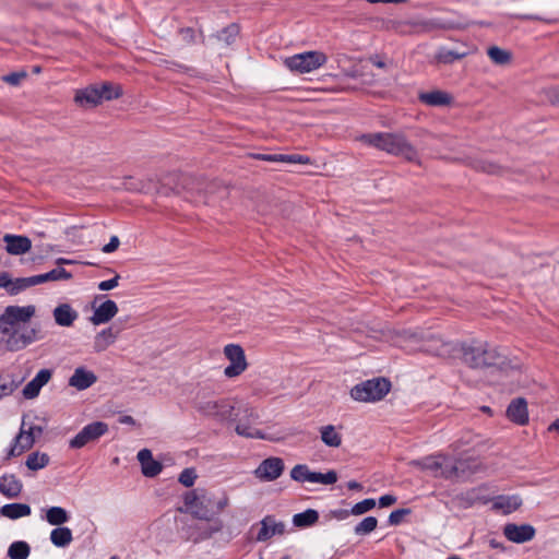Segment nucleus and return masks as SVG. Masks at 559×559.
Returning a JSON list of instances; mask_svg holds the SVG:
<instances>
[{
    "instance_id": "nucleus-1",
    "label": "nucleus",
    "mask_w": 559,
    "mask_h": 559,
    "mask_svg": "<svg viewBox=\"0 0 559 559\" xmlns=\"http://www.w3.org/2000/svg\"><path fill=\"white\" fill-rule=\"evenodd\" d=\"M35 312L33 305L8 306L0 314V343L8 350L23 349L36 340L37 331L26 326Z\"/></svg>"
},
{
    "instance_id": "nucleus-2",
    "label": "nucleus",
    "mask_w": 559,
    "mask_h": 559,
    "mask_svg": "<svg viewBox=\"0 0 559 559\" xmlns=\"http://www.w3.org/2000/svg\"><path fill=\"white\" fill-rule=\"evenodd\" d=\"M217 189L218 187L215 183L205 182L190 175L169 174L163 177L158 192L163 194L169 192L185 193L186 199L191 202L212 204L209 194L216 192Z\"/></svg>"
},
{
    "instance_id": "nucleus-3",
    "label": "nucleus",
    "mask_w": 559,
    "mask_h": 559,
    "mask_svg": "<svg viewBox=\"0 0 559 559\" xmlns=\"http://www.w3.org/2000/svg\"><path fill=\"white\" fill-rule=\"evenodd\" d=\"M183 500L186 511L204 521L213 520L229 504V498L225 492L216 495L203 488L187 492Z\"/></svg>"
},
{
    "instance_id": "nucleus-4",
    "label": "nucleus",
    "mask_w": 559,
    "mask_h": 559,
    "mask_svg": "<svg viewBox=\"0 0 559 559\" xmlns=\"http://www.w3.org/2000/svg\"><path fill=\"white\" fill-rule=\"evenodd\" d=\"M361 141L407 162L420 165L417 148L402 133H370L364 134Z\"/></svg>"
},
{
    "instance_id": "nucleus-5",
    "label": "nucleus",
    "mask_w": 559,
    "mask_h": 559,
    "mask_svg": "<svg viewBox=\"0 0 559 559\" xmlns=\"http://www.w3.org/2000/svg\"><path fill=\"white\" fill-rule=\"evenodd\" d=\"M456 357L475 369L502 366L506 361V356L498 348L477 341L457 344Z\"/></svg>"
},
{
    "instance_id": "nucleus-6",
    "label": "nucleus",
    "mask_w": 559,
    "mask_h": 559,
    "mask_svg": "<svg viewBox=\"0 0 559 559\" xmlns=\"http://www.w3.org/2000/svg\"><path fill=\"white\" fill-rule=\"evenodd\" d=\"M399 340L396 344L403 346L404 343L418 345V349L441 356V357H456L457 344L447 342L439 335L432 333L402 331L397 334Z\"/></svg>"
},
{
    "instance_id": "nucleus-7",
    "label": "nucleus",
    "mask_w": 559,
    "mask_h": 559,
    "mask_svg": "<svg viewBox=\"0 0 559 559\" xmlns=\"http://www.w3.org/2000/svg\"><path fill=\"white\" fill-rule=\"evenodd\" d=\"M193 407L202 415L215 417L221 420L229 419L233 416L235 406L226 399L214 400L210 392L200 390L193 399Z\"/></svg>"
},
{
    "instance_id": "nucleus-8",
    "label": "nucleus",
    "mask_w": 559,
    "mask_h": 559,
    "mask_svg": "<svg viewBox=\"0 0 559 559\" xmlns=\"http://www.w3.org/2000/svg\"><path fill=\"white\" fill-rule=\"evenodd\" d=\"M230 419L236 421L235 430L237 435L246 438L264 439V435L257 428L259 415L253 407L247 404L239 405L237 413Z\"/></svg>"
},
{
    "instance_id": "nucleus-9",
    "label": "nucleus",
    "mask_w": 559,
    "mask_h": 559,
    "mask_svg": "<svg viewBox=\"0 0 559 559\" xmlns=\"http://www.w3.org/2000/svg\"><path fill=\"white\" fill-rule=\"evenodd\" d=\"M391 383L384 378H374L356 384L350 396L358 402H376L382 400L390 391Z\"/></svg>"
},
{
    "instance_id": "nucleus-10",
    "label": "nucleus",
    "mask_w": 559,
    "mask_h": 559,
    "mask_svg": "<svg viewBox=\"0 0 559 559\" xmlns=\"http://www.w3.org/2000/svg\"><path fill=\"white\" fill-rule=\"evenodd\" d=\"M326 61L328 57L324 52L311 50L286 58L284 64L290 71L304 74L321 68Z\"/></svg>"
},
{
    "instance_id": "nucleus-11",
    "label": "nucleus",
    "mask_w": 559,
    "mask_h": 559,
    "mask_svg": "<svg viewBox=\"0 0 559 559\" xmlns=\"http://www.w3.org/2000/svg\"><path fill=\"white\" fill-rule=\"evenodd\" d=\"M29 416L24 415L19 435L15 437V442L10 449L9 455L15 456L23 453L33 447L36 438L43 433V428L29 421Z\"/></svg>"
},
{
    "instance_id": "nucleus-12",
    "label": "nucleus",
    "mask_w": 559,
    "mask_h": 559,
    "mask_svg": "<svg viewBox=\"0 0 559 559\" xmlns=\"http://www.w3.org/2000/svg\"><path fill=\"white\" fill-rule=\"evenodd\" d=\"M409 465L430 472L435 477L453 478V473L457 471L456 465L449 464V456L431 455L421 460H414Z\"/></svg>"
},
{
    "instance_id": "nucleus-13",
    "label": "nucleus",
    "mask_w": 559,
    "mask_h": 559,
    "mask_svg": "<svg viewBox=\"0 0 559 559\" xmlns=\"http://www.w3.org/2000/svg\"><path fill=\"white\" fill-rule=\"evenodd\" d=\"M257 542H267L274 536H282L286 532V524L277 520L274 515L264 516L257 525L252 527Z\"/></svg>"
},
{
    "instance_id": "nucleus-14",
    "label": "nucleus",
    "mask_w": 559,
    "mask_h": 559,
    "mask_svg": "<svg viewBox=\"0 0 559 559\" xmlns=\"http://www.w3.org/2000/svg\"><path fill=\"white\" fill-rule=\"evenodd\" d=\"M224 355L229 360V366L224 370L227 378L240 376L248 367L245 350L240 345L228 344L224 347Z\"/></svg>"
},
{
    "instance_id": "nucleus-15",
    "label": "nucleus",
    "mask_w": 559,
    "mask_h": 559,
    "mask_svg": "<svg viewBox=\"0 0 559 559\" xmlns=\"http://www.w3.org/2000/svg\"><path fill=\"white\" fill-rule=\"evenodd\" d=\"M108 431L107 424L95 421L85 426L71 441L70 447L74 449L83 448L88 442L97 440Z\"/></svg>"
},
{
    "instance_id": "nucleus-16",
    "label": "nucleus",
    "mask_w": 559,
    "mask_h": 559,
    "mask_svg": "<svg viewBox=\"0 0 559 559\" xmlns=\"http://www.w3.org/2000/svg\"><path fill=\"white\" fill-rule=\"evenodd\" d=\"M284 471V462L280 457H269L260 463L254 471L257 478L264 481L277 479Z\"/></svg>"
},
{
    "instance_id": "nucleus-17",
    "label": "nucleus",
    "mask_w": 559,
    "mask_h": 559,
    "mask_svg": "<svg viewBox=\"0 0 559 559\" xmlns=\"http://www.w3.org/2000/svg\"><path fill=\"white\" fill-rule=\"evenodd\" d=\"M96 301L97 298L93 302L94 311L90 318L94 325L105 324L118 313V306L114 300L107 299L98 306H96Z\"/></svg>"
},
{
    "instance_id": "nucleus-18",
    "label": "nucleus",
    "mask_w": 559,
    "mask_h": 559,
    "mask_svg": "<svg viewBox=\"0 0 559 559\" xmlns=\"http://www.w3.org/2000/svg\"><path fill=\"white\" fill-rule=\"evenodd\" d=\"M535 528L531 524L509 523L503 527L504 536L513 543H525L534 538Z\"/></svg>"
},
{
    "instance_id": "nucleus-19",
    "label": "nucleus",
    "mask_w": 559,
    "mask_h": 559,
    "mask_svg": "<svg viewBox=\"0 0 559 559\" xmlns=\"http://www.w3.org/2000/svg\"><path fill=\"white\" fill-rule=\"evenodd\" d=\"M121 332V328L116 325H110L100 332H98L93 342V348L96 353L105 352L109 346H111L116 340L118 338Z\"/></svg>"
},
{
    "instance_id": "nucleus-20",
    "label": "nucleus",
    "mask_w": 559,
    "mask_h": 559,
    "mask_svg": "<svg viewBox=\"0 0 559 559\" xmlns=\"http://www.w3.org/2000/svg\"><path fill=\"white\" fill-rule=\"evenodd\" d=\"M98 86L92 85L75 92L74 102L83 108H93L100 104Z\"/></svg>"
},
{
    "instance_id": "nucleus-21",
    "label": "nucleus",
    "mask_w": 559,
    "mask_h": 559,
    "mask_svg": "<svg viewBox=\"0 0 559 559\" xmlns=\"http://www.w3.org/2000/svg\"><path fill=\"white\" fill-rule=\"evenodd\" d=\"M96 381L97 377L93 371L79 367L69 379V385L82 391L92 386Z\"/></svg>"
},
{
    "instance_id": "nucleus-22",
    "label": "nucleus",
    "mask_w": 559,
    "mask_h": 559,
    "mask_svg": "<svg viewBox=\"0 0 559 559\" xmlns=\"http://www.w3.org/2000/svg\"><path fill=\"white\" fill-rule=\"evenodd\" d=\"M51 371L49 369H41L37 372L35 378L29 381L23 389L25 399H34L39 394L40 389L48 383L51 379Z\"/></svg>"
},
{
    "instance_id": "nucleus-23",
    "label": "nucleus",
    "mask_w": 559,
    "mask_h": 559,
    "mask_svg": "<svg viewBox=\"0 0 559 559\" xmlns=\"http://www.w3.org/2000/svg\"><path fill=\"white\" fill-rule=\"evenodd\" d=\"M522 506V499L519 495L498 496L493 499L492 509L501 511L503 514H510Z\"/></svg>"
},
{
    "instance_id": "nucleus-24",
    "label": "nucleus",
    "mask_w": 559,
    "mask_h": 559,
    "mask_svg": "<svg viewBox=\"0 0 559 559\" xmlns=\"http://www.w3.org/2000/svg\"><path fill=\"white\" fill-rule=\"evenodd\" d=\"M507 416L510 420L519 425H524L528 419L525 400L521 397L513 400L507 409Z\"/></svg>"
},
{
    "instance_id": "nucleus-25",
    "label": "nucleus",
    "mask_w": 559,
    "mask_h": 559,
    "mask_svg": "<svg viewBox=\"0 0 559 559\" xmlns=\"http://www.w3.org/2000/svg\"><path fill=\"white\" fill-rule=\"evenodd\" d=\"M3 240L7 243V251L15 255L27 252L32 246L31 240L25 236L7 234L4 235Z\"/></svg>"
},
{
    "instance_id": "nucleus-26",
    "label": "nucleus",
    "mask_w": 559,
    "mask_h": 559,
    "mask_svg": "<svg viewBox=\"0 0 559 559\" xmlns=\"http://www.w3.org/2000/svg\"><path fill=\"white\" fill-rule=\"evenodd\" d=\"M52 314L56 323L60 326H71L79 317V313L69 304L57 306Z\"/></svg>"
},
{
    "instance_id": "nucleus-27",
    "label": "nucleus",
    "mask_w": 559,
    "mask_h": 559,
    "mask_svg": "<svg viewBox=\"0 0 559 559\" xmlns=\"http://www.w3.org/2000/svg\"><path fill=\"white\" fill-rule=\"evenodd\" d=\"M457 500L460 506L468 508L477 503H487L489 498L485 488H474L460 495Z\"/></svg>"
},
{
    "instance_id": "nucleus-28",
    "label": "nucleus",
    "mask_w": 559,
    "mask_h": 559,
    "mask_svg": "<svg viewBox=\"0 0 559 559\" xmlns=\"http://www.w3.org/2000/svg\"><path fill=\"white\" fill-rule=\"evenodd\" d=\"M419 100L428 106H445L452 100V97L440 90L420 93Z\"/></svg>"
},
{
    "instance_id": "nucleus-29",
    "label": "nucleus",
    "mask_w": 559,
    "mask_h": 559,
    "mask_svg": "<svg viewBox=\"0 0 559 559\" xmlns=\"http://www.w3.org/2000/svg\"><path fill=\"white\" fill-rule=\"evenodd\" d=\"M22 490L21 481L14 475L0 477V492L8 498H15Z\"/></svg>"
},
{
    "instance_id": "nucleus-30",
    "label": "nucleus",
    "mask_w": 559,
    "mask_h": 559,
    "mask_svg": "<svg viewBox=\"0 0 559 559\" xmlns=\"http://www.w3.org/2000/svg\"><path fill=\"white\" fill-rule=\"evenodd\" d=\"M44 511V519L52 526L62 527L70 519L69 512L61 507H50Z\"/></svg>"
},
{
    "instance_id": "nucleus-31",
    "label": "nucleus",
    "mask_w": 559,
    "mask_h": 559,
    "mask_svg": "<svg viewBox=\"0 0 559 559\" xmlns=\"http://www.w3.org/2000/svg\"><path fill=\"white\" fill-rule=\"evenodd\" d=\"M31 512V507L25 503H9L0 509V514L11 520L28 516Z\"/></svg>"
},
{
    "instance_id": "nucleus-32",
    "label": "nucleus",
    "mask_w": 559,
    "mask_h": 559,
    "mask_svg": "<svg viewBox=\"0 0 559 559\" xmlns=\"http://www.w3.org/2000/svg\"><path fill=\"white\" fill-rule=\"evenodd\" d=\"M466 56V51L460 52L456 50H449L442 47L436 52L432 62L437 64H451L454 61L461 60Z\"/></svg>"
},
{
    "instance_id": "nucleus-33",
    "label": "nucleus",
    "mask_w": 559,
    "mask_h": 559,
    "mask_svg": "<svg viewBox=\"0 0 559 559\" xmlns=\"http://www.w3.org/2000/svg\"><path fill=\"white\" fill-rule=\"evenodd\" d=\"M72 278V274L62 267L53 269L45 274L34 275L36 285L50 282V281H68Z\"/></svg>"
},
{
    "instance_id": "nucleus-34",
    "label": "nucleus",
    "mask_w": 559,
    "mask_h": 559,
    "mask_svg": "<svg viewBox=\"0 0 559 559\" xmlns=\"http://www.w3.org/2000/svg\"><path fill=\"white\" fill-rule=\"evenodd\" d=\"M73 540L72 531L69 527H56L50 532V542L56 547H67Z\"/></svg>"
},
{
    "instance_id": "nucleus-35",
    "label": "nucleus",
    "mask_w": 559,
    "mask_h": 559,
    "mask_svg": "<svg viewBox=\"0 0 559 559\" xmlns=\"http://www.w3.org/2000/svg\"><path fill=\"white\" fill-rule=\"evenodd\" d=\"M322 442L331 448H338L342 444V436L336 431L333 425L320 428Z\"/></svg>"
},
{
    "instance_id": "nucleus-36",
    "label": "nucleus",
    "mask_w": 559,
    "mask_h": 559,
    "mask_svg": "<svg viewBox=\"0 0 559 559\" xmlns=\"http://www.w3.org/2000/svg\"><path fill=\"white\" fill-rule=\"evenodd\" d=\"M319 520V513L313 509H308L305 512L297 513L293 516V523L297 527H309L316 524Z\"/></svg>"
},
{
    "instance_id": "nucleus-37",
    "label": "nucleus",
    "mask_w": 559,
    "mask_h": 559,
    "mask_svg": "<svg viewBox=\"0 0 559 559\" xmlns=\"http://www.w3.org/2000/svg\"><path fill=\"white\" fill-rule=\"evenodd\" d=\"M98 94L100 103L103 100H111L121 96V87L119 85H115L110 82H105L100 86H98Z\"/></svg>"
},
{
    "instance_id": "nucleus-38",
    "label": "nucleus",
    "mask_w": 559,
    "mask_h": 559,
    "mask_svg": "<svg viewBox=\"0 0 559 559\" xmlns=\"http://www.w3.org/2000/svg\"><path fill=\"white\" fill-rule=\"evenodd\" d=\"M313 472L306 464H297L290 471V478L298 483H311Z\"/></svg>"
},
{
    "instance_id": "nucleus-39",
    "label": "nucleus",
    "mask_w": 559,
    "mask_h": 559,
    "mask_svg": "<svg viewBox=\"0 0 559 559\" xmlns=\"http://www.w3.org/2000/svg\"><path fill=\"white\" fill-rule=\"evenodd\" d=\"M29 545L26 542H14L8 550L10 559H26L29 556Z\"/></svg>"
},
{
    "instance_id": "nucleus-40",
    "label": "nucleus",
    "mask_w": 559,
    "mask_h": 559,
    "mask_svg": "<svg viewBox=\"0 0 559 559\" xmlns=\"http://www.w3.org/2000/svg\"><path fill=\"white\" fill-rule=\"evenodd\" d=\"M487 53L491 61L499 66L509 63L512 57L511 52L497 46L489 47Z\"/></svg>"
},
{
    "instance_id": "nucleus-41",
    "label": "nucleus",
    "mask_w": 559,
    "mask_h": 559,
    "mask_svg": "<svg viewBox=\"0 0 559 559\" xmlns=\"http://www.w3.org/2000/svg\"><path fill=\"white\" fill-rule=\"evenodd\" d=\"M49 462L46 453L34 452L27 456L26 466L32 471L44 468Z\"/></svg>"
},
{
    "instance_id": "nucleus-42",
    "label": "nucleus",
    "mask_w": 559,
    "mask_h": 559,
    "mask_svg": "<svg viewBox=\"0 0 559 559\" xmlns=\"http://www.w3.org/2000/svg\"><path fill=\"white\" fill-rule=\"evenodd\" d=\"M33 281H34V276L20 277V278H15V280L11 278V284H10L8 293L12 296L17 295L22 290H25L28 287L35 286L36 284L33 283Z\"/></svg>"
},
{
    "instance_id": "nucleus-43",
    "label": "nucleus",
    "mask_w": 559,
    "mask_h": 559,
    "mask_svg": "<svg viewBox=\"0 0 559 559\" xmlns=\"http://www.w3.org/2000/svg\"><path fill=\"white\" fill-rule=\"evenodd\" d=\"M239 29L235 24L225 27L217 36V40L224 43L226 46L231 45L238 36Z\"/></svg>"
},
{
    "instance_id": "nucleus-44",
    "label": "nucleus",
    "mask_w": 559,
    "mask_h": 559,
    "mask_svg": "<svg viewBox=\"0 0 559 559\" xmlns=\"http://www.w3.org/2000/svg\"><path fill=\"white\" fill-rule=\"evenodd\" d=\"M337 473L333 469L326 473L313 472L312 484L333 485L337 481Z\"/></svg>"
},
{
    "instance_id": "nucleus-45",
    "label": "nucleus",
    "mask_w": 559,
    "mask_h": 559,
    "mask_svg": "<svg viewBox=\"0 0 559 559\" xmlns=\"http://www.w3.org/2000/svg\"><path fill=\"white\" fill-rule=\"evenodd\" d=\"M378 521L374 516L365 518L359 524L355 527V533L357 535H366L376 530Z\"/></svg>"
},
{
    "instance_id": "nucleus-46",
    "label": "nucleus",
    "mask_w": 559,
    "mask_h": 559,
    "mask_svg": "<svg viewBox=\"0 0 559 559\" xmlns=\"http://www.w3.org/2000/svg\"><path fill=\"white\" fill-rule=\"evenodd\" d=\"M17 385L19 383L9 376H0V400L12 394Z\"/></svg>"
},
{
    "instance_id": "nucleus-47",
    "label": "nucleus",
    "mask_w": 559,
    "mask_h": 559,
    "mask_svg": "<svg viewBox=\"0 0 559 559\" xmlns=\"http://www.w3.org/2000/svg\"><path fill=\"white\" fill-rule=\"evenodd\" d=\"M276 162L289 164H310V158L300 154H277Z\"/></svg>"
},
{
    "instance_id": "nucleus-48",
    "label": "nucleus",
    "mask_w": 559,
    "mask_h": 559,
    "mask_svg": "<svg viewBox=\"0 0 559 559\" xmlns=\"http://www.w3.org/2000/svg\"><path fill=\"white\" fill-rule=\"evenodd\" d=\"M162 464L153 459L142 465V473L146 477H154L162 472Z\"/></svg>"
},
{
    "instance_id": "nucleus-49",
    "label": "nucleus",
    "mask_w": 559,
    "mask_h": 559,
    "mask_svg": "<svg viewBox=\"0 0 559 559\" xmlns=\"http://www.w3.org/2000/svg\"><path fill=\"white\" fill-rule=\"evenodd\" d=\"M374 506H376L374 499H365V500L356 503L353 507L352 513L355 515H360V514H364V513L370 511L371 509H373Z\"/></svg>"
},
{
    "instance_id": "nucleus-50",
    "label": "nucleus",
    "mask_w": 559,
    "mask_h": 559,
    "mask_svg": "<svg viewBox=\"0 0 559 559\" xmlns=\"http://www.w3.org/2000/svg\"><path fill=\"white\" fill-rule=\"evenodd\" d=\"M449 464L456 465L457 471L453 473V478H462L467 475L468 462L465 460H453L449 456Z\"/></svg>"
},
{
    "instance_id": "nucleus-51",
    "label": "nucleus",
    "mask_w": 559,
    "mask_h": 559,
    "mask_svg": "<svg viewBox=\"0 0 559 559\" xmlns=\"http://www.w3.org/2000/svg\"><path fill=\"white\" fill-rule=\"evenodd\" d=\"M197 478V473L193 468H186L181 472L179 476V481L186 487L193 486Z\"/></svg>"
},
{
    "instance_id": "nucleus-52",
    "label": "nucleus",
    "mask_w": 559,
    "mask_h": 559,
    "mask_svg": "<svg viewBox=\"0 0 559 559\" xmlns=\"http://www.w3.org/2000/svg\"><path fill=\"white\" fill-rule=\"evenodd\" d=\"M476 168L488 174H498L500 168L492 162L481 160L476 165Z\"/></svg>"
},
{
    "instance_id": "nucleus-53",
    "label": "nucleus",
    "mask_w": 559,
    "mask_h": 559,
    "mask_svg": "<svg viewBox=\"0 0 559 559\" xmlns=\"http://www.w3.org/2000/svg\"><path fill=\"white\" fill-rule=\"evenodd\" d=\"M26 78L25 72H14L3 76V81L11 85H19L23 79Z\"/></svg>"
},
{
    "instance_id": "nucleus-54",
    "label": "nucleus",
    "mask_w": 559,
    "mask_h": 559,
    "mask_svg": "<svg viewBox=\"0 0 559 559\" xmlns=\"http://www.w3.org/2000/svg\"><path fill=\"white\" fill-rule=\"evenodd\" d=\"M406 513H408V510L405 509H400L391 512V514L389 515V523L391 525L400 524Z\"/></svg>"
},
{
    "instance_id": "nucleus-55",
    "label": "nucleus",
    "mask_w": 559,
    "mask_h": 559,
    "mask_svg": "<svg viewBox=\"0 0 559 559\" xmlns=\"http://www.w3.org/2000/svg\"><path fill=\"white\" fill-rule=\"evenodd\" d=\"M420 25H421L423 29L426 32L445 28V25L437 20H427V21L421 22Z\"/></svg>"
},
{
    "instance_id": "nucleus-56",
    "label": "nucleus",
    "mask_w": 559,
    "mask_h": 559,
    "mask_svg": "<svg viewBox=\"0 0 559 559\" xmlns=\"http://www.w3.org/2000/svg\"><path fill=\"white\" fill-rule=\"evenodd\" d=\"M119 278H120V276L117 274L111 280L100 282L98 284V289L103 290V292L114 289L115 287L118 286Z\"/></svg>"
},
{
    "instance_id": "nucleus-57",
    "label": "nucleus",
    "mask_w": 559,
    "mask_h": 559,
    "mask_svg": "<svg viewBox=\"0 0 559 559\" xmlns=\"http://www.w3.org/2000/svg\"><path fill=\"white\" fill-rule=\"evenodd\" d=\"M119 243V238L117 236H112L109 242L103 247L102 251L105 253H111L118 249Z\"/></svg>"
},
{
    "instance_id": "nucleus-58",
    "label": "nucleus",
    "mask_w": 559,
    "mask_h": 559,
    "mask_svg": "<svg viewBox=\"0 0 559 559\" xmlns=\"http://www.w3.org/2000/svg\"><path fill=\"white\" fill-rule=\"evenodd\" d=\"M136 457H138L139 462L141 463V466L144 463L153 460L152 452L148 449H142L141 451H139Z\"/></svg>"
},
{
    "instance_id": "nucleus-59",
    "label": "nucleus",
    "mask_w": 559,
    "mask_h": 559,
    "mask_svg": "<svg viewBox=\"0 0 559 559\" xmlns=\"http://www.w3.org/2000/svg\"><path fill=\"white\" fill-rule=\"evenodd\" d=\"M395 502H396V497L393 495H384V496L380 497V499H379V506L381 508L390 507V506L394 504Z\"/></svg>"
},
{
    "instance_id": "nucleus-60",
    "label": "nucleus",
    "mask_w": 559,
    "mask_h": 559,
    "mask_svg": "<svg viewBox=\"0 0 559 559\" xmlns=\"http://www.w3.org/2000/svg\"><path fill=\"white\" fill-rule=\"evenodd\" d=\"M11 284V276L8 272H0V288L9 290Z\"/></svg>"
},
{
    "instance_id": "nucleus-61",
    "label": "nucleus",
    "mask_w": 559,
    "mask_h": 559,
    "mask_svg": "<svg viewBox=\"0 0 559 559\" xmlns=\"http://www.w3.org/2000/svg\"><path fill=\"white\" fill-rule=\"evenodd\" d=\"M255 157L266 162H276L277 154H258Z\"/></svg>"
},
{
    "instance_id": "nucleus-62",
    "label": "nucleus",
    "mask_w": 559,
    "mask_h": 559,
    "mask_svg": "<svg viewBox=\"0 0 559 559\" xmlns=\"http://www.w3.org/2000/svg\"><path fill=\"white\" fill-rule=\"evenodd\" d=\"M348 489L350 490H360L362 487L359 483L352 480L347 484Z\"/></svg>"
},
{
    "instance_id": "nucleus-63",
    "label": "nucleus",
    "mask_w": 559,
    "mask_h": 559,
    "mask_svg": "<svg viewBox=\"0 0 559 559\" xmlns=\"http://www.w3.org/2000/svg\"><path fill=\"white\" fill-rule=\"evenodd\" d=\"M551 93H552L551 102L556 103V104H559V90L555 88V90L551 91Z\"/></svg>"
},
{
    "instance_id": "nucleus-64",
    "label": "nucleus",
    "mask_w": 559,
    "mask_h": 559,
    "mask_svg": "<svg viewBox=\"0 0 559 559\" xmlns=\"http://www.w3.org/2000/svg\"><path fill=\"white\" fill-rule=\"evenodd\" d=\"M550 431L554 430V431H557L559 433V419H557L556 421H554L549 428H548Z\"/></svg>"
}]
</instances>
